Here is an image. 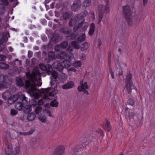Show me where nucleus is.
Masks as SVG:
<instances>
[{
  "label": "nucleus",
  "mask_w": 155,
  "mask_h": 155,
  "mask_svg": "<svg viewBox=\"0 0 155 155\" xmlns=\"http://www.w3.org/2000/svg\"><path fill=\"white\" fill-rule=\"evenodd\" d=\"M33 72L31 74L29 71L26 73V77L29 79L27 80L25 82V87L27 89V91L29 94H33L36 91L37 89L34 84H31L30 82H33L37 80V76L39 73L37 68L35 67L33 70Z\"/></svg>",
  "instance_id": "obj_1"
},
{
  "label": "nucleus",
  "mask_w": 155,
  "mask_h": 155,
  "mask_svg": "<svg viewBox=\"0 0 155 155\" xmlns=\"http://www.w3.org/2000/svg\"><path fill=\"white\" fill-rule=\"evenodd\" d=\"M88 13L87 11L84 10L83 13L80 14H79L80 16L79 18L80 19L79 20L81 21V23H80L73 27V30L74 31V32L71 35V38L73 39L75 38L79 34L81 28H82V31H84L86 30L87 26L85 25H83L85 21L84 17L88 14Z\"/></svg>",
  "instance_id": "obj_2"
},
{
  "label": "nucleus",
  "mask_w": 155,
  "mask_h": 155,
  "mask_svg": "<svg viewBox=\"0 0 155 155\" xmlns=\"http://www.w3.org/2000/svg\"><path fill=\"white\" fill-rule=\"evenodd\" d=\"M106 5L104 6L103 5H99L98 7L99 11L98 21L97 24L101 25V23L102 20V18L104 16V13H107L110 12L109 5H108V0H105Z\"/></svg>",
  "instance_id": "obj_3"
},
{
  "label": "nucleus",
  "mask_w": 155,
  "mask_h": 155,
  "mask_svg": "<svg viewBox=\"0 0 155 155\" xmlns=\"http://www.w3.org/2000/svg\"><path fill=\"white\" fill-rule=\"evenodd\" d=\"M40 69L43 71H45L46 73L49 75H51V78H53L55 79H56L58 76L57 72L55 71H53L52 66L49 64H45L43 63L40 64L39 65Z\"/></svg>",
  "instance_id": "obj_4"
},
{
  "label": "nucleus",
  "mask_w": 155,
  "mask_h": 155,
  "mask_svg": "<svg viewBox=\"0 0 155 155\" xmlns=\"http://www.w3.org/2000/svg\"><path fill=\"white\" fill-rule=\"evenodd\" d=\"M91 139L90 140V137H87L86 138V141H84L82 145L81 146H79L80 148H77L75 150H74V152L76 155H80L82 153V151L84 149H86V145H87L89 143L91 142L92 141H94V142L97 143V139L96 138V137H92L91 138Z\"/></svg>",
  "instance_id": "obj_5"
},
{
  "label": "nucleus",
  "mask_w": 155,
  "mask_h": 155,
  "mask_svg": "<svg viewBox=\"0 0 155 155\" xmlns=\"http://www.w3.org/2000/svg\"><path fill=\"white\" fill-rule=\"evenodd\" d=\"M61 30L62 32L64 33V34H67L68 35L66 36L67 39L69 40H76L77 42L78 43H81L83 41H84L86 39V35L85 33L82 34L81 35H79L77 38V37L78 35L77 36L75 39H73L71 38V35L74 32L71 33V31L69 30H65L64 28H61Z\"/></svg>",
  "instance_id": "obj_6"
},
{
  "label": "nucleus",
  "mask_w": 155,
  "mask_h": 155,
  "mask_svg": "<svg viewBox=\"0 0 155 155\" xmlns=\"http://www.w3.org/2000/svg\"><path fill=\"white\" fill-rule=\"evenodd\" d=\"M9 78V77L8 75H0V89L6 88L8 86L11 85V83Z\"/></svg>",
  "instance_id": "obj_7"
},
{
  "label": "nucleus",
  "mask_w": 155,
  "mask_h": 155,
  "mask_svg": "<svg viewBox=\"0 0 155 155\" xmlns=\"http://www.w3.org/2000/svg\"><path fill=\"white\" fill-rule=\"evenodd\" d=\"M123 13L125 15V18L129 26L132 25V20L130 17L131 15L130 7L129 6L127 5L123 7Z\"/></svg>",
  "instance_id": "obj_8"
},
{
  "label": "nucleus",
  "mask_w": 155,
  "mask_h": 155,
  "mask_svg": "<svg viewBox=\"0 0 155 155\" xmlns=\"http://www.w3.org/2000/svg\"><path fill=\"white\" fill-rule=\"evenodd\" d=\"M12 145H9L8 147L5 149V151L7 155H19L20 152V148L19 147H16L13 151Z\"/></svg>",
  "instance_id": "obj_9"
},
{
  "label": "nucleus",
  "mask_w": 155,
  "mask_h": 155,
  "mask_svg": "<svg viewBox=\"0 0 155 155\" xmlns=\"http://www.w3.org/2000/svg\"><path fill=\"white\" fill-rule=\"evenodd\" d=\"M126 87L128 93L130 94L131 92V87L133 85L132 81V75L130 73L127 75L125 81Z\"/></svg>",
  "instance_id": "obj_10"
},
{
  "label": "nucleus",
  "mask_w": 155,
  "mask_h": 155,
  "mask_svg": "<svg viewBox=\"0 0 155 155\" xmlns=\"http://www.w3.org/2000/svg\"><path fill=\"white\" fill-rule=\"evenodd\" d=\"M57 56V58L64 59V60L68 58H74L73 54L70 52L63 51L60 53Z\"/></svg>",
  "instance_id": "obj_11"
},
{
  "label": "nucleus",
  "mask_w": 155,
  "mask_h": 155,
  "mask_svg": "<svg viewBox=\"0 0 155 155\" xmlns=\"http://www.w3.org/2000/svg\"><path fill=\"white\" fill-rule=\"evenodd\" d=\"M81 5L80 0H75L71 6V9L74 12L78 11L80 9Z\"/></svg>",
  "instance_id": "obj_12"
},
{
  "label": "nucleus",
  "mask_w": 155,
  "mask_h": 155,
  "mask_svg": "<svg viewBox=\"0 0 155 155\" xmlns=\"http://www.w3.org/2000/svg\"><path fill=\"white\" fill-rule=\"evenodd\" d=\"M52 89L51 91V88L50 87H48L46 88H43L42 89V92L46 94L45 96L46 98L47 99H49L48 97H53L54 96L55 93L54 91H53L54 90Z\"/></svg>",
  "instance_id": "obj_13"
},
{
  "label": "nucleus",
  "mask_w": 155,
  "mask_h": 155,
  "mask_svg": "<svg viewBox=\"0 0 155 155\" xmlns=\"http://www.w3.org/2000/svg\"><path fill=\"white\" fill-rule=\"evenodd\" d=\"M79 15L78 14L75 18H71L69 22V25L70 27H72L75 25L77 23L78 24L81 23V21L79 20Z\"/></svg>",
  "instance_id": "obj_14"
},
{
  "label": "nucleus",
  "mask_w": 155,
  "mask_h": 155,
  "mask_svg": "<svg viewBox=\"0 0 155 155\" xmlns=\"http://www.w3.org/2000/svg\"><path fill=\"white\" fill-rule=\"evenodd\" d=\"M8 37H10V34L8 31L3 33L2 35H0V44H3L8 41Z\"/></svg>",
  "instance_id": "obj_15"
},
{
  "label": "nucleus",
  "mask_w": 155,
  "mask_h": 155,
  "mask_svg": "<svg viewBox=\"0 0 155 155\" xmlns=\"http://www.w3.org/2000/svg\"><path fill=\"white\" fill-rule=\"evenodd\" d=\"M53 66L54 68L59 71H62L64 68L63 63H61L58 61L54 62L53 64Z\"/></svg>",
  "instance_id": "obj_16"
},
{
  "label": "nucleus",
  "mask_w": 155,
  "mask_h": 155,
  "mask_svg": "<svg viewBox=\"0 0 155 155\" xmlns=\"http://www.w3.org/2000/svg\"><path fill=\"white\" fill-rule=\"evenodd\" d=\"M64 150V147L63 146H59L54 151V155H63Z\"/></svg>",
  "instance_id": "obj_17"
},
{
  "label": "nucleus",
  "mask_w": 155,
  "mask_h": 155,
  "mask_svg": "<svg viewBox=\"0 0 155 155\" xmlns=\"http://www.w3.org/2000/svg\"><path fill=\"white\" fill-rule=\"evenodd\" d=\"M55 52L53 51H50L48 53V58L47 61L48 63H49L50 61L56 59L57 58V56L55 55Z\"/></svg>",
  "instance_id": "obj_18"
},
{
  "label": "nucleus",
  "mask_w": 155,
  "mask_h": 155,
  "mask_svg": "<svg viewBox=\"0 0 155 155\" xmlns=\"http://www.w3.org/2000/svg\"><path fill=\"white\" fill-rule=\"evenodd\" d=\"M105 123L103 124L102 127L106 131H110L111 128L110 122L108 121L107 119H105Z\"/></svg>",
  "instance_id": "obj_19"
},
{
  "label": "nucleus",
  "mask_w": 155,
  "mask_h": 155,
  "mask_svg": "<svg viewBox=\"0 0 155 155\" xmlns=\"http://www.w3.org/2000/svg\"><path fill=\"white\" fill-rule=\"evenodd\" d=\"M80 83L81 86H79L78 87V91L81 92L83 89H87L88 88L87 84L86 82H85L83 84V81L81 80L80 81Z\"/></svg>",
  "instance_id": "obj_20"
},
{
  "label": "nucleus",
  "mask_w": 155,
  "mask_h": 155,
  "mask_svg": "<svg viewBox=\"0 0 155 155\" xmlns=\"http://www.w3.org/2000/svg\"><path fill=\"white\" fill-rule=\"evenodd\" d=\"M72 15V12L71 11H67L63 14L61 17L64 20L69 19Z\"/></svg>",
  "instance_id": "obj_21"
},
{
  "label": "nucleus",
  "mask_w": 155,
  "mask_h": 155,
  "mask_svg": "<svg viewBox=\"0 0 155 155\" xmlns=\"http://www.w3.org/2000/svg\"><path fill=\"white\" fill-rule=\"evenodd\" d=\"M74 86V83L72 81H69L67 84L63 85L62 88L64 89H68L73 88Z\"/></svg>",
  "instance_id": "obj_22"
},
{
  "label": "nucleus",
  "mask_w": 155,
  "mask_h": 155,
  "mask_svg": "<svg viewBox=\"0 0 155 155\" xmlns=\"http://www.w3.org/2000/svg\"><path fill=\"white\" fill-rule=\"evenodd\" d=\"M16 82L17 85L20 87H22L24 86V81L20 78L18 77L16 78Z\"/></svg>",
  "instance_id": "obj_23"
},
{
  "label": "nucleus",
  "mask_w": 155,
  "mask_h": 155,
  "mask_svg": "<svg viewBox=\"0 0 155 155\" xmlns=\"http://www.w3.org/2000/svg\"><path fill=\"white\" fill-rule=\"evenodd\" d=\"M58 78L61 82H64L67 79V75L65 73H62L58 76Z\"/></svg>",
  "instance_id": "obj_24"
},
{
  "label": "nucleus",
  "mask_w": 155,
  "mask_h": 155,
  "mask_svg": "<svg viewBox=\"0 0 155 155\" xmlns=\"http://www.w3.org/2000/svg\"><path fill=\"white\" fill-rule=\"evenodd\" d=\"M60 37L59 34L54 33L51 38V40L54 43H57L60 40Z\"/></svg>",
  "instance_id": "obj_25"
},
{
  "label": "nucleus",
  "mask_w": 155,
  "mask_h": 155,
  "mask_svg": "<svg viewBox=\"0 0 155 155\" xmlns=\"http://www.w3.org/2000/svg\"><path fill=\"white\" fill-rule=\"evenodd\" d=\"M95 25L94 23H92L90 25L88 31V34L90 36H92L95 31Z\"/></svg>",
  "instance_id": "obj_26"
},
{
  "label": "nucleus",
  "mask_w": 155,
  "mask_h": 155,
  "mask_svg": "<svg viewBox=\"0 0 155 155\" xmlns=\"http://www.w3.org/2000/svg\"><path fill=\"white\" fill-rule=\"evenodd\" d=\"M23 104L21 102H17L15 104V108L18 110H21L23 109Z\"/></svg>",
  "instance_id": "obj_27"
},
{
  "label": "nucleus",
  "mask_w": 155,
  "mask_h": 155,
  "mask_svg": "<svg viewBox=\"0 0 155 155\" xmlns=\"http://www.w3.org/2000/svg\"><path fill=\"white\" fill-rule=\"evenodd\" d=\"M73 59L70 58V59L68 58L63 61V63L65 67L69 68L71 66V61Z\"/></svg>",
  "instance_id": "obj_28"
},
{
  "label": "nucleus",
  "mask_w": 155,
  "mask_h": 155,
  "mask_svg": "<svg viewBox=\"0 0 155 155\" xmlns=\"http://www.w3.org/2000/svg\"><path fill=\"white\" fill-rule=\"evenodd\" d=\"M32 105L30 104L26 105L23 109L24 112L25 114L28 113L32 110Z\"/></svg>",
  "instance_id": "obj_29"
},
{
  "label": "nucleus",
  "mask_w": 155,
  "mask_h": 155,
  "mask_svg": "<svg viewBox=\"0 0 155 155\" xmlns=\"http://www.w3.org/2000/svg\"><path fill=\"white\" fill-rule=\"evenodd\" d=\"M36 117V115L34 113L32 112L28 114L27 118L28 121H32Z\"/></svg>",
  "instance_id": "obj_30"
},
{
  "label": "nucleus",
  "mask_w": 155,
  "mask_h": 155,
  "mask_svg": "<svg viewBox=\"0 0 155 155\" xmlns=\"http://www.w3.org/2000/svg\"><path fill=\"white\" fill-rule=\"evenodd\" d=\"M135 115V114L134 110L132 109H130L128 112L126 114V116L128 117L130 119H131L133 118Z\"/></svg>",
  "instance_id": "obj_31"
},
{
  "label": "nucleus",
  "mask_w": 155,
  "mask_h": 155,
  "mask_svg": "<svg viewBox=\"0 0 155 155\" xmlns=\"http://www.w3.org/2000/svg\"><path fill=\"white\" fill-rule=\"evenodd\" d=\"M90 45L89 43L87 42H85L83 43L81 46L80 47V49L82 51L87 50L89 47Z\"/></svg>",
  "instance_id": "obj_32"
},
{
  "label": "nucleus",
  "mask_w": 155,
  "mask_h": 155,
  "mask_svg": "<svg viewBox=\"0 0 155 155\" xmlns=\"http://www.w3.org/2000/svg\"><path fill=\"white\" fill-rule=\"evenodd\" d=\"M91 0H85L82 3V7L85 8L91 4Z\"/></svg>",
  "instance_id": "obj_33"
},
{
  "label": "nucleus",
  "mask_w": 155,
  "mask_h": 155,
  "mask_svg": "<svg viewBox=\"0 0 155 155\" xmlns=\"http://www.w3.org/2000/svg\"><path fill=\"white\" fill-rule=\"evenodd\" d=\"M20 99L22 101V103L24 104H26L28 102V98L26 97L23 94L20 95Z\"/></svg>",
  "instance_id": "obj_34"
},
{
  "label": "nucleus",
  "mask_w": 155,
  "mask_h": 155,
  "mask_svg": "<svg viewBox=\"0 0 155 155\" xmlns=\"http://www.w3.org/2000/svg\"><path fill=\"white\" fill-rule=\"evenodd\" d=\"M9 67L8 64L3 62H0V68L8 69Z\"/></svg>",
  "instance_id": "obj_35"
},
{
  "label": "nucleus",
  "mask_w": 155,
  "mask_h": 155,
  "mask_svg": "<svg viewBox=\"0 0 155 155\" xmlns=\"http://www.w3.org/2000/svg\"><path fill=\"white\" fill-rule=\"evenodd\" d=\"M78 42L76 40L75 41H73L71 42V45L73 47L74 49H78L80 48V46L78 45Z\"/></svg>",
  "instance_id": "obj_36"
},
{
  "label": "nucleus",
  "mask_w": 155,
  "mask_h": 155,
  "mask_svg": "<svg viewBox=\"0 0 155 155\" xmlns=\"http://www.w3.org/2000/svg\"><path fill=\"white\" fill-rule=\"evenodd\" d=\"M50 105L52 107H57L58 105V102L56 100H54L51 102Z\"/></svg>",
  "instance_id": "obj_37"
},
{
  "label": "nucleus",
  "mask_w": 155,
  "mask_h": 155,
  "mask_svg": "<svg viewBox=\"0 0 155 155\" xmlns=\"http://www.w3.org/2000/svg\"><path fill=\"white\" fill-rule=\"evenodd\" d=\"M81 65V63L80 61H76L73 64V66L77 68L80 67Z\"/></svg>",
  "instance_id": "obj_38"
},
{
  "label": "nucleus",
  "mask_w": 155,
  "mask_h": 155,
  "mask_svg": "<svg viewBox=\"0 0 155 155\" xmlns=\"http://www.w3.org/2000/svg\"><path fill=\"white\" fill-rule=\"evenodd\" d=\"M68 42L66 41H63L60 44L61 48H65L68 46Z\"/></svg>",
  "instance_id": "obj_39"
},
{
  "label": "nucleus",
  "mask_w": 155,
  "mask_h": 155,
  "mask_svg": "<svg viewBox=\"0 0 155 155\" xmlns=\"http://www.w3.org/2000/svg\"><path fill=\"white\" fill-rule=\"evenodd\" d=\"M34 132V131L33 130H30L29 131L27 132H19V134L21 135L24 136L32 134Z\"/></svg>",
  "instance_id": "obj_40"
},
{
  "label": "nucleus",
  "mask_w": 155,
  "mask_h": 155,
  "mask_svg": "<svg viewBox=\"0 0 155 155\" xmlns=\"http://www.w3.org/2000/svg\"><path fill=\"white\" fill-rule=\"evenodd\" d=\"M14 99L15 102H16L18 99L20 98V95L18 94H15L11 96Z\"/></svg>",
  "instance_id": "obj_41"
},
{
  "label": "nucleus",
  "mask_w": 155,
  "mask_h": 155,
  "mask_svg": "<svg viewBox=\"0 0 155 155\" xmlns=\"http://www.w3.org/2000/svg\"><path fill=\"white\" fill-rule=\"evenodd\" d=\"M42 110V107L40 106L37 107L35 110V111L37 114H38Z\"/></svg>",
  "instance_id": "obj_42"
},
{
  "label": "nucleus",
  "mask_w": 155,
  "mask_h": 155,
  "mask_svg": "<svg viewBox=\"0 0 155 155\" xmlns=\"http://www.w3.org/2000/svg\"><path fill=\"white\" fill-rule=\"evenodd\" d=\"M18 113L17 111L13 108L11 109L10 110V114L11 115L15 116Z\"/></svg>",
  "instance_id": "obj_43"
},
{
  "label": "nucleus",
  "mask_w": 155,
  "mask_h": 155,
  "mask_svg": "<svg viewBox=\"0 0 155 155\" xmlns=\"http://www.w3.org/2000/svg\"><path fill=\"white\" fill-rule=\"evenodd\" d=\"M5 7H0V17L2 16L3 15L5 12Z\"/></svg>",
  "instance_id": "obj_44"
},
{
  "label": "nucleus",
  "mask_w": 155,
  "mask_h": 155,
  "mask_svg": "<svg viewBox=\"0 0 155 155\" xmlns=\"http://www.w3.org/2000/svg\"><path fill=\"white\" fill-rule=\"evenodd\" d=\"M127 103L130 105L133 106L134 105L135 102L132 98L129 99L127 101Z\"/></svg>",
  "instance_id": "obj_45"
},
{
  "label": "nucleus",
  "mask_w": 155,
  "mask_h": 155,
  "mask_svg": "<svg viewBox=\"0 0 155 155\" xmlns=\"http://www.w3.org/2000/svg\"><path fill=\"white\" fill-rule=\"evenodd\" d=\"M14 101L13 99L12 98V97L11 96L8 98V103L10 104H12L14 103H15V101Z\"/></svg>",
  "instance_id": "obj_46"
},
{
  "label": "nucleus",
  "mask_w": 155,
  "mask_h": 155,
  "mask_svg": "<svg viewBox=\"0 0 155 155\" xmlns=\"http://www.w3.org/2000/svg\"><path fill=\"white\" fill-rule=\"evenodd\" d=\"M2 4L5 6H7L9 5L8 0H0Z\"/></svg>",
  "instance_id": "obj_47"
},
{
  "label": "nucleus",
  "mask_w": 155,
  "mask_h": 155,
  "mask_svg": "<svg viewBox=\"0 0 155 155\" xmlns=\"http://www.w3.org/2000/svg\"><path fill=\"white\" fill-rule=\"evenodd\" d=\"M74 49V48L72 46H71L69 45L68 46V48L67 50H66V51L67 52H71V51H73Z\"/></svg>",
  "instance_id": "obj_48"
},
{
  "label": "nucleus",
  "mask_w": 155,
  "mask_h": 155,
  "mask_svg": "<svg viewBox=\"0 0 155 155\" xmlns=\"http://www.w3.org/2000/svg\"><path fill=\"white\" fill-rule=\"evenodd\" d=\"M7 57L3 54H0V61H5Z\"/></svg>",
  "instance_id": "obj_49"
},
{
  "label": "nucleus",
  "mask_w": 155,
  "mask_h": 155,
  "mask_svg": "<svg viewBox=\"0 0 155 155\" xmlns=\"http://www.w3.org/2000/svg\"><path fill=\"white\" fill-rule=\"evenodd\" d=\"M109 70L110 72L112 79H114V73L113 72L111 67V66H109Z\"/></svg>",
  "instance_id": "obj_50"
},
{
  "label": "nucleus",
  "mask_w": 155,
  "mask_h": 155,
  "mask_svg": "<svg viewBox=\"0 0 155 155\" xmlns=\"http://www.w3.org/2000/svg\"><path fill=\"white\" fill-rule=\"evenodd\" d=\"M60 48H61V46H60V45H57L54 46V50L57 51H59L60 50Z\"/></svg>",
  "instance_id": "obj_51"
},
{
  "label": "nucleus",
  "mask_w": 155,
  "mask_h": 155,
  "mask_svg": "<svg viewBox=\"0 0 155 155\" xmlns=\"http://www.w3.org/2000/svg\"><path fill=\"white\" fill-rule=\"evenodd\" d=\"M96 132L100 134L101 135L104 136V133L102 130L101 129H98L96 130Z\"/></svg>",
  "instance_id": "obj_52"
},
{
  "label": "nucleus",
  "mask_w": 155,
  "mask_h": 155,
  "mask_svg": "<svg viewBox=\"0 0 155 155\" xmlns=\"http://www.w3.org/2000/svg\"><path fill=\"white\" fill-rule=\"evenodd\" d=\"M5 48V45L3 44H0V52L4 50Z\"/></svg>",
  "instance_id": "obj_53"
},
{
  "label": "nucleus",
  "mask_w": 155,
  "mask_h": 155,
  "mask_svg": "<svg viewBox=\"0 0 155 155\" xmlns=\"http://www.w3.org/2000/svg\"><path fill=\"white\" fill-rule=\"evenodd\" d=\"M32 55V53L31 51H29L28 52V58H31Z\"/></svg>",
  "instance_id": "obj_54"
},
{
  "label": "nucleus",
  "mask_w": 155,
  "mask_h": 155,
  "mask_svg": "<svg viewBox=\"0 0 155 155\" xmlns=\"http://www.w3.org/2000/svg\"><path fill=\"white\" fill-rule=\"evenodd\" d=\"M69 70V71L74 72H75L76 71V69L75 68L73 67L70 68Z\"/></svg>",
  "instance_id": "obj_55"
},
{
  "label": "nucleus",
  "mask_w": 155,
  "mask_h": 155,
  "mask_svg": "<svg viewBox=\"0 0 155 155\" xmlns=\"http://www.w3.org/2000/svg\"><path fill=\"white\" fill-rule=\"evenodd\" d=\"M40 120L42 122H45L46 121L45 118H41L40 119Z\"/></svg>",
  "instance_id": "obj_56"
},
{
  "label": "nucleus",
  "mask_w": 155,
  "mask_h": 155,
  "mask_svg": "<svg viewBox=\"0 0 155 155\" xmlns=\"http://www.w3.org/2000/svg\"><path fill=\"white\" fill-rule=\"evenodd\" d=\"M108 62L109 65V66H110V63H111V59L110 57H108Z\"/></svg>",
  "instance_id": "obj_57"
},
{
  "label": "nucleus",
  "mask_w": 155,
  "mask_h": 155,
  "mask_svg": "<svg viewBox=\"0 0 155 155\" xmlns=\"http://www.w3.org/2000/svg\"><path fill=\"white\" fill-rule=\"evenodd\" d=\"M20 120H21V121H24V115H21L19 117Z\"/></svg>",
  "instance_id": "obj_58"
},
{
  "label": "nucleus",
  "mask_w": 155,
  "mask_h": 155,
  "mask_svg": "<svg viewBox=\"0 0 155 155\" xmlns=\"http://www.w3.org/2000/svg\"><path fill=\"white\" fill-rule=\"evenodd\" d=\"M82 91L84 92V94H86L87 95L88 94H89L88 92L86 89H83L82 90Z\"/></svg>",
  "instance_id": "obj_59"
},
{
  "label": "nucleus",
  "mask_w": 155,
  "mask_h": 155,
  "mask_svg": "<svg viewBox=\"0 0 155 155\" xmlns=\"http://www.w3.org/2000/svg\"><path fill=\"white\" fill-rule=\"evenodd\" d=\"M143 4L144 6H145L148 2V0H143Z\"/></svg>",
  "instance_id": "obj_60"
},
{
  "label": "nucleus",
  "mask_w": 155,
  "mask_h": 155,
  "mask_svg": "<svg viewBox=\"0 0 155 155\" xmlns=\"http://www.w3.org/2000/svg\"><path fill=\"white\" fill-rule=\"evenodd\" d=\"M38 105H41L42 104H43V101L41 100H39L38 102Z\"/></svg>",
  "instance_id": "obj_61"
},
{
  "label": "nucleus",
  "mask_w": 155,
  "mask_h": 155,
  "mask_svg": "<svg viewBox=\"0 0 155 155\" xmlns=\"http://www.w3.org/2000/svg\"><path fill=\"white\" fill-rule=\"evenodd\" d=\"M118 74L119 75H122L123 74V71L121 69H119V71H118Z\"/></svg>",
  "instance_id": "obj_62"
},
{
  "label": "nucleus",
  "mask_w": 155,
  "mask_h": 155,
  "mask_svg": "<svg viewBox=\"0 0 155 155\" xmlns=\"http://www.w3.org/2000/svg\"><path fill=\"white\" fill-rule=\"evenodd\" d=\"M8 49L9 51L11 52H12L13 51V48L11 46L9 47H8Z\"/></svg>",
  "instance_id": "obj_63"
},
{
  "label": "nucleus",
  "mask_w": 155,
  "mask_h": 155,
  "mask_svg": "<svg viewBox=\"0 0 155 155\" xmlns=\"http://www.w3.org/2000/svg\"><path fill=\"white\" fill-rule=\"evenodd\" d=\"M54 3H51L50 5V7L51 8H54Z\"/></svg>",
  "instance_id": "obj_64"
}]
</instances>
